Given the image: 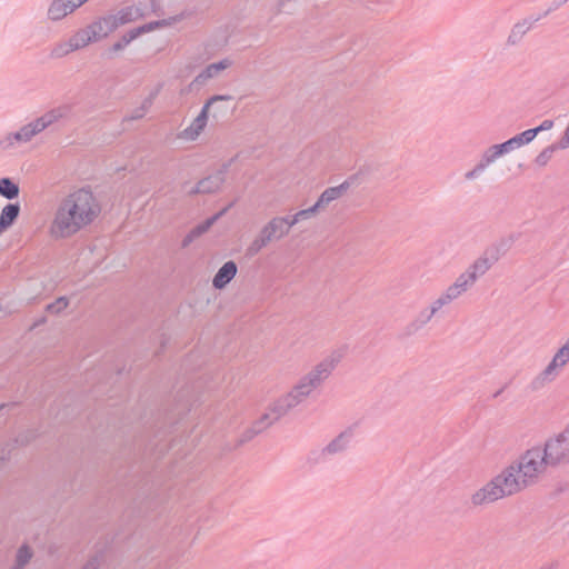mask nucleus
Listing matches in <instances>:
<instances>
[{
    "instance_id": "8fccbe9b",
    "label": "nucleus",
    "mask_w": 569,
    "mask_h": 569,
    "mask_svg": "<svg viewBox=\"0 0 569 569\" xmlns=\"http://www.w3.org/2000/svg\"><path fill=\"white\" fill-rule=\"evenodd\" d=\"M508 387V383H506L503 387H501L499 390H497L493 395H492V398H498L503 391L505 389Z\"/></svg>"
},
{
    "instance_id": "c9c22d12",
    "label": "nucleus",
    "mask_w": 569,
    "mask_h": 569,
    "mask_svg": "<svg viewBox=\"0 0 569 569\" xmlns=\"http://www.w3.org/2000/svg\"><path fill=\"white\" fill-rule=\"evenodd\" d=\"M447 301L452 302L458 299L462 293L459 289H457L453 283L447 288V290L442 293Z\"/></svg>"
},
{
    "instance_id": "20e7f679",
    "label": "nucleus",
    "mask_w": 569,
    "mask_h": 569,
    "mask_svg": "<svg viewBox=\"0 0 569 569\" xmlns=\"http://www.w3.org/2000/svg\"><path fill=\"white\" fill-rule=\"evenodd\" d=\"M526 487L527 486L513 466L510 465L481 488L476 490L470 497V502L475 507L489 505L516 495Z\"/></svg>"
},
{
    "instance_id": "c03bdc74",
    "label": "nucleus",
    "mask_w": 569,
    "mask_h": 569,
    "mask_svg": "<svg viewBox=\"0 0 569 569\" xmlns=\"http://www.w3.org/2000/svg\"><path fill=\"white\" fill-rule=\"evenodd\" d=\"M561 6H563L561 3L560 0H557V1H553L551 2L550 7L543 12V14H541L540 17L543 18V17H547L548 14H550L552 11L559 9Z\"/></svg>"
},
{
    "instance_id": "a878e982",
    "label": "nucleus",
    "mask_w": 569,
    "mask_h": 569,
    "mask_svg": "<svg viewBox=\"0 0 569 569\" xmlns=\"http://www.w3.org/2000/svg\"><path fill=\"white\" fill-rule=\"evenodd\" d=\"M490 164H492V162L482 153L479 162L471 170L465 173V178L467 180L477 179Z\"/></svg>"
},
{
    "instance_id": "a211bd4d",
    "label": "nucleus",
    "mask_w": 569,
    "mask_h": 569,
    "mask_svg": "<svg viewBox=\"0 0 569 569\" xmlns=\"http://www.w3.org/2000/svg\"><path fill=\"white\" fill-rule=\"evenodd\" d=\"M433 310L430 307L420 310L417 317L409 322L405 328L406 336H411L421 330L435 317Z\"/></svg>"
},
{
    "instance_id": "603ef678",
    "label": "nucleus",
    "mask_w": 569,
    "mask_h": 569,
    "mask_svg": "<svg viewBox=\"0 0 569 569\" xmlns=\"http://www.w3.org/2000/svg\"><path fill=\"white\" fill-rule=\"evenodd\" d=\"M253 437V432L251 431L250 435L248 436V438H252Z\"/></svg>"
},
{
    "instance_id": "0eeeda50",
    "label": "nucleus",
    "mask_w": 569,
    "mask_h": 569,
    "mask_svg": "<svg viewBox=\"0 0 569 569\" xmlns=\"http://www.w3.org/2000/svg\"><path fill=\"white\" fill-rule=\"evenodd\" d=\"M70 108L68 106H62L54 108L36 120L24 124L17 132L13 133V139L19 142H28L34 136L42 132L46 128L54 123L56 121L67 117Z\"/></svg>"
},
{
    "instance_id": "6ab92c4d",
    "label": "nucleus",
    "mask_w": 569,
    "mask_h": 569,
    "mask_svg": "<svg viewBox=\"0 0 569 569\" xmlns=\"http://www.w3.org/2000/svg\"><path fill=\"white\" fill-rule=\"evenodd\" d=\"M20 210L19 202L8 203L2 208L0 213V233L8 230L14 223L19 217Z\"/></svg>"
},
{
    "instance_id": "4be33fe9",
    "label": "nucleus",
    "mask_w": 569,
    "mask_h": 569,
    "mask_svg": "<svg viewBox=\"0 0 569 569\" xmlns=\"http://www.w3.org/2000/svg\"><path fill=\"white\" fill-rule=\"evenodd\" d=\"M533 139H535V133L530 132L529 130H526V131L508 139L507 141L502 142V146L508 153L517 148H520L525 144L530 143Z\"/></svg>"
},
{
    "instance_id": "f257e3e1",
    "label": "nucleus",
    "mask_w": 569,
    "mask_h": 569,
    "mask_svg": "<svg viewBox=\"0 0 569 569\" xmlns=\"http://www.w3.org/2000/svg\"><path fill=\"white\" fill-rule=\"evenodd\" d=\"M346 350V347L332 350L322 361L301 377L287 395L272 402L267 411L260 416L258 423L270 427L290 409L305 401L313 390L319 388L330 377L335 368L345 357Z\"/></svg>"
},
{
    "instance_id": "b1692460",
    "label": "nucleus",
    "mask_w": 569,
    "mask_h": 569,
    "mask_svg": "<svg viewBox=\"0 0 569 569\" xmlns=\"http://www.w3.org/2000/svg\"><path fill=\"white\" fill-rule=\"evenodd\" d=\"M19 186L12 181L10 178H1L0 179V196L8 200H12L18 198L19 196Z\"/></svg>"
},
{
    "instance_id": "423d86ee",
    "label": "nucleus",
    "mask_w": 569,
    "mask_h": 569,
    "mask_svg": "<svg viewBox=\"0 0 569 569\" xmlns=\"http://www.w3.org/2000/svg\"><path fill=\"white\" fill-rule=\"evenodd\" d=\"M552 465L542 448L536 447L527 450L513 468L528 487L541 477L548 466Z\"/></svg>"
},
{
    "instance_id": "09e8293b",
    "label": "nucleus",
    "mask_w": 569,
    "mask_h": 569,
    "mask_svg": "<svg viewBox=\"0 0 569 569\" xmlns=\"http://www.w3.org/2000/svg\"><path fill=\"white\" fill-rule=\"evenodd\" d=\"M197 237L192 231H190L182 240V247H188Z\"/></svg>"
},
{
    "instance_id": "7ed1b4c3",
    "label": "nucleus",
    "mask_w": 569,
    "mask_h": 569,
    "mask_svg": "<svg viewBox=\"0 0 569 569\" xmlns=\"http://www.w3.org/2000/svg\"><path fill=\"white\" fill-rule=\"evenodd\" d=\"M100 204L93 193L84 188L64 197L50 224L49 232L54 239H66L92 223L100 213Z\"/></svg>"
},
{
    "instance_id": "864d4df0",
    "label": "nucleus",
    "mask_w": 569,
    "mask_h": 569,
    "mask_svg": "<svg viewBox=\"0 0 569 569\" xmlns=\"http://www.w3.org/2000/svg\"><path fill=\"white\" fill-rule=\"evenodd\" d=\"M2 310V306L0 305V311Z\"/></svg>"
},
{
    "instance_id": "6e6552de",
    "label": "nucleus",
    "mask_w": 569,
    "mask_h": 569,
    "mask_svg": "<svg viewBox=\"0 0 569 569\" xmlns=\"http://www.w3.org/2000/svg\"><path fill=\"white\" fill-rule=\"evenodd\" d=\"M286 236H288L287 227L282 220V217H273L262 227L259 234L249 244L247 248V256L253 257L258 254L270 242L278 241Z\"/></svg>"
},
{
    "instance_id": "412c9836",
    "label": "nucleus",
    "mask_w": 569,
    "mask_h": 569,
    "mask_svg": "<svg viewBox=\"0 0 569 569\" xmlns=\"http://www.w3.org/2000/svg\"><path fill=\"white\" fill-rule=\"evenodd\" d=\"M164 24H166L164 20L151 21L149 23H146L138 28H133V29L129 30L121 38L123 39L124 43L129 44L131 41L137 39L139 36L150 32V31H153L154 29H157L161 26H164Z\"/></svg>"
},
{
    "instance_id": "2eb2a0df",
    "label": "nucleus",
    "mask_w": 569,
    "mask_h": 569,
    "mask_svg": "<svg viewBox=\"0 0 569 569\" xmlns=\"http://www.w3.org/2000/svg\"><path fill=\"white\" fill-rule=\"evenodd\" d=\"M541 17L535 19L526 18L515 23L507 38V46L515 47L523 39V37L531 30L532 26L538 22Z\"/></svg>"
},
{
    "instance_id": "a18cd8bd",
    "label": "nucleus",
    "mask_w": 569,
    "mask_h": 569,
    "mask_svg": "<svg viewBox=\"0 0 569 569\" xmlns=\"http://www.w3.org/2000/svg\"><path fill=\"white\" fill-rule=\"evenodd\" d=\"M284 224L287 227V234H289L290 229L298 223V221H293V214L288 217H282Z\"/></svg>"
},
{
    "instance_id": "7c9ffc66",
    "label": "nucleus",
    "mask_w": 569,
    "mask_h": 569,
    "mask_svg": "<svg viewBox=\"0 0 569 569\" xmlns=\"http://www.w3.org/2000/svg\"><path fill=\"white\" fill-rule=\"evenodd\" d=\"M507 151L503 148L502 143L492 144L483 151V154L489 158V160L493 163L498 158L506 154Z\"/></svg>"
},
{
    "instance_id": "1a4fd4ad",
    "label": "nucleus",
    "mask_w": 569,
    "mask_h": 569,
    "mask_svg": "<svg viewBox=\"0 0 569 569\" xmlns=\"http://www.w3.org/2000/svg\"><path fill=\"white\" fill-rule=\"evenodd\" d=\"M194 402L193 389L190 386L180 389L172 401H168L162 409V415L172 425L179 423L192 408Z\"/></svg>"
},
{
    "instance_id": "aec40b11",
    "label": "nucleus",
    "mask_w": 569,
    "mask_h": 569,
    "mask_svg": "<svg viewBox=\"0 0 569 569\" xmlns=\"http://www.w3.org/2000/svg\"><path fill=\"white\" fill-rule=\"evenodd\" d=\"M164 24H166L164 20L151 21L149 23H146L138 28H133V29L129 30L121 38L123 39L124 43L129 44L131 41L137 39L139 36L150 32V31H153L154 29H157L161 26H164Z\"/></svg>"
},
{
    "instance_id": "473e14b6",
    "label": "nucleus",
    "mask_w": 569,
    "mask_h": 569,
    "mask_svg": "<svg viewBox=\"0 0 569 569\" xmlns=\"http://www.w3.org/2000/svg\"><path fill=\"white\" fill-rule=\"evenodd\" d=\"M476 282L473 280H470L468 277V273L465 271L461 273L456 281L453 282V286L461 291V293L466 292L470 287H472Z\"/></svg>"
},
{
    "instance_id": "4468645a",
    "label": "nucleus",
    "mask_w": 569,
    "mask_h": 569,
    "mask_svg": "<svg viewBox=\"0 0 569 569\" xmlns=\"http://www.w3.org/2000/svg\"><path fill=\"white\" fill-rule=\"evenodd\" d=\"M88 0H52L48 8V19L51 21H59L72 13L80 6Z\"/></svg>"
},
{
    "instance_id": "f3484780",
    "label": "nucleus",
    "mask_w": 569,
    "mask_h": 569,
    "mask_svg": "<svg viewBox=\"0 0 569 569\" xmlns=\"http://www.w3.org/2000/svg\"><path fill=\"white\" fill-rule=\"evenodd\" d=\"M143 13L139 8L132 6L120 9L116 14H110L114 29L141 18Z\"/></svg>"
},
{
    "instance_id": "a19ab883",
    "label": "nucleus",
    "mask_w": 569,
    "mask_h": 569,
    "mask_svg": "<svg viewBox=\"0 0 569 569\" xmlns=\"http://www.w3.org/2000/svg\"><path fill=\"white\" fill-rule=\"evenodd\" d=\"M330 202L331 201L328 199V197L325 196L323 193H321L320 197L318 198V200L316 201V203L312 207L316 208V211L318 212L319 209L325 208Z\"/></svg>"
},
{
    "instance_id": "bb28decb",
    "label": "nucleus",
    "mask_w": 569,
    "mask_h": 569,
    "mask_svg": "<svg viewBox=\"0 0 569 569\" xmlns=\"http://www.w3.org/2000/svg\"><path fill=\"white\" fill-rule=\"evenodd\" d=\"M158 91L156 92H152L149 97H147L141 106L137 109H134L131 113V116L129 117L130 120H138V119H141L144 117V114L147 113V111L150 109V107L152 106V102H153V99L156 98Z\"/></svg>"
},
{
    "instance_id": "f704fd0d",
    "label": "nucleus",
    "mask_w": 569,
    "mask_h": 569,
    "mask_svg": "<svg viewBox=\"0 0 569 569\" xmlns=\"http://www.w3.org/2000/svg\"><path fill=\"white\" fill-rule=\"evenodd\" d=\"M315 213H317V211H316V208H313V207L299 210L298 212H296L293 214V221L296 220V221L300 222L302 220L311 218Z\"/></svg>"
},
{
    "instance_id": "e433bc0d",
    "label": "nucleus",
    "mask_w": 569,
    "mask_h": 569,
    "mask_svg": "<svg viewBox=\"0 0 569 569\" xmlns=\"http://www.w3.org/2000/svg\"><path fill=\"white\" fill-rule=\"evenodd\" d=\"M552 127H553V121L549 120V119H546L538 127L532 128V129H528V130L530 132H533L535 133V138H536L539 132L550 130Z\"/></svg>"
},
{
    "instance_id": "9d476101",
    "label": "nucleus",
    "mask_w": 569,
    "mask_h": 569,
    "mask_svg": "<svg viewBox=\"0 0 569 569\" xmlns=\"http://www.w3.org/2000/svg\"><path fill=\"white\" fill-rule=\"evenodd\" d=\"M518 239V234H510L508 239H502L498 247L495 249L496 253L491 254V258H488L487 254L490 252V250H487L485 252V256L479 257L473 261L472 264L469 266V268L466 270L468 273V277L470 280H473L475 282L483 276L491 267L492 264L498 261L500 251L505 253L513 243L515 240Z\"/></svg>"
},
{
    "instance_id": "ddd939ff",
    "label": "nucleus",
    "mask_w": 569,
    "mask_h": 569,
    "mask_svg": "<svg viewBox=\"0 0 569 569\" xmlns=\"http://www.w3.org/2000/svg\"><path fill=\"white\" fill-rule=\"evenodd\" d=\"M228 169H229V163H224L221 166L220 169H218L213 173L199 180L197 182V184L194 186V188L192 190H190V194H196V193L206 194V193H213V192L218 191L226 180V174L228 172Z\"/></svg>"
},
{
    "instance_id": "ea45409f",
    "label": "nucleus",
    "mask_w": 569,
    "mask_h": 569,
    "mask_svg": "<svg viewBox=\"0 0 569 569\" xmlns=\"http://www.w3.org/2000/svg\"><path fill=\"white\" fill-rule=\"evenodd\" d=\"M330 202L331 201L328 199V197L325 196L323 193H321L320 197L318 198V200L316 201V203L312 207L316 208V211L318 212L319 209L325 208Z\"/></svg>"
},
{
    "instance_id": "72a5a7b5",
    "label": "nucleus",
    "mask_w": 569,
    "mask_h": 569,
    "mask_svg": "<svg viewBox=\"0 0 569 569\" xmlns=\"http://www.w3.org/2000/svg\"><path fill=\"white\" fill-rule=\"evenodd\" d=\"M222 212L207 219L206 221H203L202 223L198 224L197 227H194L191 231L194 233V236L198 238L200 237L202 233L207 232L209 230V228L212 226V223L217 220V218L219 216H221Z\"/></svg>"
},
{
    "instance_id": "cd10ccee",
    "label": "nucleus",
    "mask_w": 569,
    "mask_h": 569,
    "mask_svg": "<svg viewBox=\"0 0 569 569\" xmlns=\"http://www.w3.org/2000/svg\"><path fill=\"white\" fill-rule=\"evenodd\" d=\"M349 187L350 183L346 180L337 187L327 188L322 193L332 202L333 200L339 199L349 189Z\"/></svg>"
},
{
    "instance_id": "5701e85b",
    "label": "nucleus",
    "mask_w": 569,
    "mask_h": 569,
    "mask_svg": "<svg viewBox=\"0 0 569 569\" xmlns=\"http://www.w3.org/2000/svg\"><path fill=\"white\" fill-rule=\"evenodd\" d=\"M557 377V371H553L548 366L537 376L535 377L530 385L529 389L531 391H538L546 386V383L551 382Z\"/></svg>"
},
{
    "instance_id": "f03ea898",
    "label": "nucleus",
    "mask_w": 569,
    "mask_h": 569,
    "mask_svg": "<svg viewBox=\"0 0 569 569\" xmlns=\"http://www.w3.org/2000/svg\"><path fill=\"white\" fill-rule=\"evenodd\" d=\"M346 350V347L332 350L322 361L301 377L287 395L272 402L267 411L260 416L258 423L270 427L290 409L305 401L313 390L319 388L330 377L335 368L345 357Z\"/></svg>"
},
{
    "instance_id": "c756f323",
    "label": "nucleus",
    "mask_w": 569,
    "mask_h": 569,
    "mask_svg": "<svg viewBox=\"0 0 569 569\" xmlns=\"http://www.w3.org/2000/svg\"><path fill=\"white\" fill-rule=\"evenodd\" d=\"M559 148V144H550L548 147H546L535 159V162L540 166V167H543L546 166L549 160L551 159L553 152Z\"/></svg>"
},
{
    "instance_id": "c85d7f7f",
    "label": "nucleus",
    "mask_w": 569,
    "mask_h": 569,
    "mask_svg": "<svg viewBox=\"0 0 569 569\" xmlns=\"http://www.w3.org/2000/svg\"><path fill=\"white\" fill-rule=\"evenodd\" d=\"M232 62L229 59H222L218 62L210 63L204 69L207 70V73L210 78H214L220 71L229 68Z\"/></svg>"
},
{
    "instance_id": "4c0bfd02",
    "label": "nucleus",
    "mask_w": 569,
    "mask_h": 569,
    "mask_svg": "<svg viewBox=\"0 0 569 569\" xmlns=\"http://www.w3.org/2000/svg\"><path fill=\"white\" fill-rule=\"evenodd\" d=\"M450 302L447 301L446 297L441 293L439 296V298H437L431 305H430V309L433 310V313L437 315L439 312V310L449 305Z\"/></svg>"
},
{
    "instance_id": "3c124183",
    "label": "nucleus",
    "mask_w": 569,
    "mask_h": 569,
    "mask_svg": "<svg viewBox=\"0 0 569 569\" xmlns=\"http://www.w3.org/2000/svg\"><path fill=\"white\" fill-rule=\"evenodd\" d=\"M562 4L567 3L569 0H560Z\"/></svg>"
},
{
    "instance_id": "2f4dec72",
    "label": "nucleus",
    "mask_w": 569,
    "mask_h": 569,
    "mask_svg": "<svg viewBox=\"0 0 569 569\" xmlns=\"http://www.w3.org/2000/svg\"><path fill=\"white\" fill-rule=\"evenodd\" d=\"M69 306V300L67 297H59L53 302L47 306V311L50 313H60Z\"/></svg>"
},
{
    "instance_id": "dca6fc26",
    "label": "nucleus",
    "mask_w": 569,
    "mask_h": 569,
    "mask_svg": "<svg viewBox=\"0 0 569 569\" xmlns=\"http://www.w3.org/2000/svg\"><path fill=\"white\" fill-rule=\"evenodd\" d=\"M238 267L234 261L230 260L223 263L212 279L216 289H223L237 274Z\"/></svg>"
},
{
    "instance_id": "37998d69",
    "label": "nucleus",
    "mask_w": 569,
    "mask_h": 569,
    "mask_svg": "<svg viewBox=\"0 0 569 569\" xmlns=\"http://www.w3.org/2000/svg\"><path fill=\"white\" fill-rule=\"evenodd\" d=\"M209 79H211L209 77V74L207 73V70L203 69L192 81V84L197 83V84H204Z\"/></svg>"
},
{
    "instance_id": "f8f14e48",
    "label": "nucleus",
    "mask_w": 569,
    "mask_h": 569,
    "mask_svg": "<svg viewBox=\"0 0 569 569\" xmlns=\"http://www.w3.org/2000/svg\"><path fill=\"white\" fill-rule=\"evenodd\" d=\"M552 465L569 459V429L550 439L542 449Z\"/></svg>"
},
{
    "instance_id": "393cba45",
    "label": "nucleus",
    "mask_w": 569,
    "mask_h": 569,
    "mask_svg": "<svg viewBox=\"0 0 569 569\" xmlns=\"http://www.w3.org/2000/svg\"><path fill=\"white\" fill-rule=\"evenodd\" d=\"M569 362V339L568 341L556 352L552 360L548 365L550 369L556 371L557 368H561Z\"/></svg>"
},
{
    "instance_id": "39448f33",
    "label": "nucleus",
    "mask_w": 569,
    "mask_h": 569,
    "mask_svg": "<svg viewBox=\"0 0 569 569\" xmlns=\"http://www.w3.org/2000/svg\"><path fill=\"white\" fill-rule=\"evenodd\" d=\"M111 20L112 19L110 14L94 20L92 23L87 26L84 29H81L70 38L68 49L63 50L62 47H58L53 49L52 54L54 57H62L70 51L78 50L88 46L92 41H98L106 38L109 33L116 30L114 27H111Z\"/></svg>"
},
{
    "instance_id": "49530a36",
    "label": "nucleus",
    "mask_w": 569,
    "mask_h": 569,
    "mask_svg": "<svg viewBox=\"0 0 569 569\" xmlns=\"http://www.w3.org/2000/svg\"><path fill=\"white\" fill-rule=\"evenodd\" d=\"M14 406H16V403H2V405H0V417L4 416V415H8L10 409L13 408ZM0 423H6V421H1L0 420Z\"/></svg>"
},
{
    "instance_id": "9b49d317",
    "label": "nucleus",
    "mask_w": 569,
    "mask_h": 569,
    "mask_svg": "<svg viewBox=\"0 0 569 569\" xmlns=\"http://www.w3.org/2000/svg\"><path fill=\"white\" fill-rule=\"evenodd\" d=\"M230 100H232V97L229 94H214L210 97L190 126L181 131L180 137L187 140H196L207 126L210 107L217 102Z\"/></svg>"
},
{
    "instance_id": "58836bf2",
    "label": "nucleus",
    "mask_w": 569,
    "mask_h": 569,
    "mask_svg": "<svg viewBox=\"0 0 569 569\" xmlns=\"http://www.w3.org/2000/svg\"><path fill=\"white\" fill-rule=\"evenodd\" d=\"M30 558H31V552L29 551V549L27 547L20 548V550L18 551V556H17L18 565L22 566V565L27 563Z\"/></svg>"
},
{
    "instance_id": "de8ad7c7",
    "label": "nucleus",
    "mask_w": 569,
    "mask_h": 569,
    "mask_svg": "<svg viewBox=\"0 0 569 569\" xmlns=\"http://www.w3.org/2000/svg\"><path fill=\"white\" fill-rule=\"evenodd\" d=\"M127 46H128V43H124L123 39L121 38L119 41H117L116 43L112 44L110 50L113 52H117V51L124 49Z\"/></svg>"
},
{
    "instance_id": "79ce46f5",
    "label": "nucleus",
    "mask_w": 569,
    "mask_h": 569,
    "mask_svg": "<svg viewBox=\"0 0 569 569\" xmlns=\"http://www.w3.org/2000/svg\"><path fill=\"white\" fill-rule=\"evenodd\" d=\"M209 79H211L209 77V74L207 73V70L203 69L192 81V84L197 83V84H204Z\"/></svg>"
}]
</instances>
